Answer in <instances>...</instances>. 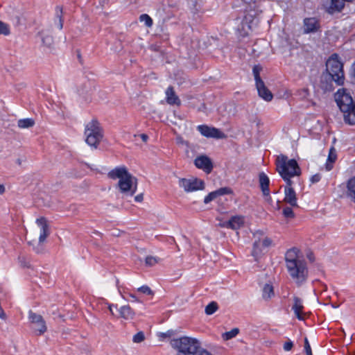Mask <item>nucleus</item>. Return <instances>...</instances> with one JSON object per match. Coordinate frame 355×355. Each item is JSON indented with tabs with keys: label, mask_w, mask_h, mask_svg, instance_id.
<instances>
[{
	"label": "nucleus",
	"mask_w": 355,
	"mask_h": 355,
	"mask_svg": "<svg viewBox=\"0 0 355 355\" xmlns=\"http://www.w3.org/2000/svg\"><path fill=\"white\" fill-rule=\"evenodd\" d=\"M285 263L293 282L297 286L303 284L307 279L309 270L301 251L296 248L288 250L285 254Z\"/></svg>",
	"instance_id": "f257e3e1"
},
{
	"label": "nucleus",
	"mask_w": 355,
	"mask_h": 355,
	"mask_svg": "<svg viewBox=\"0 0 355 355\" xmlns=\"http://www.w3.org/2000/svg\"><path fill=\"white\" fill-rule=\"evenodd\" d=\"M109 177L119 180L120 191L126 196H132L137 191V180L132 176L124 166L116 167L109 172Z\"/></svg>",
	"instance_id": "f03ea898"
},
{
	"label": "nucleus",
	"mask_w": 355,
	"mask_h": 355,
	"mask_svg": "<svg viewBox=\"0 0 355 355\" xmlns=\"http://www.w3.org/2000/svg\"><path fill=\"white\" fill-rule=\"evenodd\" d=\"M277 171L286 182V184L292 183L291 178L295 176H299L301 173L300 168L296 160L289 159L286 156L280 155L276 159Z\"/></svg>",
	"instance_id": "7ed1b4c3"
},
{
	"label": "nucleus",
	"mask_w": 355,
	"mask_h": 355,
	"mask_svg": "<svg viewBox=\"0 0 355 355\" xmlns=\"http://www.w3.org/2000/svg\"><path fill=\"white\" fill-rule=\"evenodd\" d=\"M170 345L182 355H193L199 349L201 343L196 338L184 336L171 339Z\"/></svg>",
	"instance_id": "20e7f679"
},
{
	"label": "nucleus",
	"mask_w": 355,
	"mask_h": 355,
	"mask_svg": "<svg viewBox=\"0 0 355 355\" xmlns=\"http://www.w3.org/2000/svg\"><path fill=\"white\" fill-rule=\"evenodd\" d=\"M326 69L332 80L338 85L344 83L343 64L337 54L331 55L326 62Z\"/></svg>",
	"instance_id": "39448f33"
},
{
	"label": "nucleus",
	"mask_w": 355,
	"mask_h": 355,
	"mask_svg": "<svg viewBox=\"0 0 355 355\" xmlns=\"http://www.w3.org/2000/svg\"><path fill=\"white\" fill-rule=\"evenodd\" d=\"M85 136L86 143L96 148L103 138L102 128L99 123L92 119L85 125Z\"/></svg>",
	"instance_id": "423d86ee"
},
{
	"label": "nucleus",
	"mask_w": 355,
	"mask_h": 355,
	"mask_svg": "<svg viewBox=\"0 0 355 355\" xmlns=\"http://www.w3.org/2000/svg\"><path fill=\"white\" fill-rule=\"evenodd\" d=\"M254 239L252 254L254 257L260 254L263 250L273 245L271 239L265 235L264 232L257 230L253 233Z\"/></svg>",
	"instance_id": "0eeeda50"
},
{
	"label": "nucleus",
	"mask_w": 355,
	"mask_h": 355,
	"mask_svg": "<svg viewBox=\"0 0 355 355\" xmlns=\"http://www.w3.org/2000/svg\"><path fill=\"white\" fill-rule=\"evenodd\" d=\"M178 184L179 187L186 193H192L205 189L204 181L194 177L179 178Z\"/></svg>",
	"instance_id": "6e6552de"
},
{
	"label": "nucleus",
	"mask_w": 355,
	"mask_h": 355,
	"mask_svg": "<svg viewBox=\"0 0 355 355\" xmlns=\"http://www.w3.org/2000/svg\"><path fill=\"white\" fill-rule=\"evenodd\" d=\"M334 98L342 112H347L349 107L355 104L349 92L344 88L339 89L335 93Z\"/></svg>",
	"instance_id": "1a4fd4ad"
},
{
	"label": "nucleus",
	"mask_w": 355,
	"mask_h": 355,
	"mask_svg": "<svg viewBox=\"0 0 355 355\" xmlns=\"http://www.w3.org/2000/svg\"><path fill=\"white\" fill-rule=\"evenodd\" d=\"M248 224V218L245 216L236 214L232 216L228 220L225 221L223 223H218V225L223 228L238 230L245 227Z\"/></svg>",
	"instance_id": "9d476101"
},
{
	"label": "nucleus",
	"mask_w": 355,
	"mask_h": 355,
	"mask_svg": "<svg viewBox=\"0 0 355 355\" xmlns=\"http://www.w3.org/2000/svg\"><path fill=\"white\" fill-rule=\"evenodd\" d=\"M257 24V21L256 19L253 17L252 15H246L241 23V28L239 29V35L241 37L248 35L254 27L256 26Z\"/></svg>",
	"instance_id": "9b49d317"
},
{
	"label": "nucleus",
	"mask_w": 355,
	"mask_h": 355,
	"mask_svg": "<svg viewBox=\"0 0 355 355\" xmlns=\"http://www.w3.org/2000/svg\"><path fill=\"white\" fill-rule=\"evenodd\" d=\"M200 134L206 137H212L216 139H223L225 137V135L220 130L209 127L206 125H200L197 127Z\"/></svg>",
	"instance_id": "f8f14e48"
},
{
	"label": "nucleus",
	"mask_w": 355,
	"mask_h": 355,
	"mask_svg": "<svg viewBox=\"0 0 355 355\" xmlns=\"http://www.w3.org/2000/svg\"><path fill=\"white\" fill-rule=\"evenodd\" d=\"M28 318L32 324H34L33 328L38 334H42L46 331V326L44 320L40 315H37L32 311L29 312Z\"/></svg>",
	"instance_id": "ddd939ff"
},
{
	"label": "nucleus",
	"mask_w": 355,
	"mask_h": 355,
	"mask_svg": "<svg viewBox=\"0 0 355 355\" xmlns=\"http://www.w3.org/2000/svg\"><path fill=\"white\" fill-rule=\"evenodd\" d=\"M320 25L315 17L305 18L303 21L302 31L304 34L315 33L320 31Z\"/></svg>",
	"instance_id": "4468645a"
},
{
	"label": "nucleus",
	"mask_w": 355,
	"mask_h": 355,
	"mask_svg": "<svg viewBox=\"0 0 355 355\" xmlns=\"http://www.w3.org/2000/svg\"><path fill=\"white\" fill-rule=\"evenodd\" d=\"M232 190L229 187H222L217 190L210 192L207 194L204 198V203L209 204L211 201L217 200L219 197L224 196L232 194Z\"/></svg>",
	"instance_id": "2eb2a0df"
},
{
	"label": "nucleus",
	"mask_w": 355,
	"mask_h": 355,
	"mask_svg": "<svg viewBox=\"0 0 355 355\" xmlns=\"http://www.w3.org/2000/svg\"><path fill=\"white\" fill-rule=\"evenodd\" d=\"M35 223L40 230L39 243H43L50 233L48 223L44 218H37Z\"/></svg>",
	"instance_id": "dca6fc26"
},
{
	"label": "nucleus",
	"mask_w": 355,
	"mask_h": 355,
	"mask_svg": "<svg viewBox=\"0 0 355 355\" xmlns=\"http://www.w3.org/2000/svg\"><path fill=\"white\" fill-rule=\"evenodd\" d=\"M195 166L207 173H209L213 168L211 161L205 155L197 157L194 160Z\"/></svg>",
	"instance_id": "f3484780"
},
{
	"label": "nucleus",
	"mask_w": 355,
	"mask_h": 355,
	"mask_svg": "<svg viewBox=\"0 0 355 355\" xmlns=\"http://www.w3.org/2000/svg\"><path fill=\"white\" fill-rule=\"evenodd\" d=\"M117 318H121L125 321H131L135 317V311L129 305H123L118 309Z\"/></svg>",
	"instance_id": "a211bd4d"
},
{
	"label": "nucleus",
	"mask_w": 355,
	"mask_h": 355,
	"mask_svg": "<svg viewBox=\"0 0 355 355\" xmlns=\"http://www.w3.org/2000/svg\"><path fill=\"white\" fill-rule=\"evenodd\" d=\"M291 184H287L284 189V200L293 207L297 206V200L295 191L291 187Z\"/></svg>",
	"instance_id": "6ab92c4d"
},
{
	"label": "nucleus",
	"mask_w": 355,
	"mask_h": 355,
	"mask_svg": "<svg viewBox=\"0 0 355 355\" xmlns=\"http://www.w3.org/2000/svg\"><path fill=\"white\" fill-rule=\"evenodd\" d=\"M259 96L266 101H271L273 95L271 92L266 87L263 81L255 83Z\"/></svg>",
	"instance_id": "aec40b11"
},
{
	"label": "nucleus",
	"mask_w": 355,
	"mask_h": 355,
	"mask_svg": "<svg viewBox=\"0 0 355 355\" xmlns=\"http://www.w3.org/2000/svg\"><path fill=\"white\" fill-rule=\"evenodd\" d=\"M259 184L261 189V191L263 195L266 197V200L269 201L270 200V192H269V183L270 180L268 177L264 173H261L259 176Z\"/></svg>",
	"instance_id": "412c9836"
},
{
	"label": "nucleus",
	"mask_w": 355,
	"mask_h": 355,
	"mask_svg": "<svg viewBox=\"0 0 355 355\" xmlns=\"http://www.w3.org/2000/svg\"><path fill=\"white\" fill-rule=\"evenodd\" d=\"M275 296L274 287L270 283L263 285L261 290V297L265 301L271 300Z\"/></svg>",
	"instance_id": "4be33fe9"
},
{
	"label": "nucleus",
	"mask_w": 355,
	"mask_h": 355,
	"mask_svg": "<svg viewBox=\"0 0 355 355\" xmlns=\"http://www.w3.org/2000/svg\"><path fill=\"white\" fill-rule=\"evenodd\" d=\"M293 300H294V304L292 307V309L293 310L296 317L299 320H304V317L302 315V309L304 308L302 302L300 298H298L297 297H295Z\"/></svg>",
	"instance_id": "5701e85b"
},
{
	"label": "nucleus",
	"mask_w": 355,
	"mask_h": 355,
	"mask_svg": "<svg viewBox=\"0 0 355 355\" xmlns=\"http://www.w3.org/2000/svg\"><path fill=\"white\" fill-rule=\"evenodd\" d=\"M177 333L173 329H169L165 332H157V337L158 340L162 342L171 341V339L175 338Z\"/></svg>",
	"instance_id": "b1692460"
},
{
	"label": "nucleus",
	"mask_w": 355,
	"mask_h": 355,
	"mask_svg": "<svg viewBox=\"0 0 355 355\" xmlns=\"http://www.w3.org/2000/svg\"><path fill=\"white\" fill-rule=\"evenodd\" d=\"M337 159L336 151L334 148H331L329 149L328 157L327 159V162L325 164V168L327 171H330L333 168L334 163Z\"/></svg>",
	"instance_id": "393cba45"
},
{
	"label": "nucleus",
	"mask_w": 355,
	"mask_h": 355,
	"mask_svg": "<svg viewBox=\"0 0 355 355\" xmlns=\"http://www.w3.org/2000/svg\"><path fill=\"white\" fill-rule=\"evenodd\" d=\"M343 117L345 121L349 125H355V104L349 107L347 112H344Z\"/></svg>",
	"instance_id": "a878e982"
},
{
	"label": "nucleus",
	"mask_w": 355,
	"mask_h": 355,
	"mask_svg": "<svg viewBox=\"0 0 355 355\" xmlns=\"http://www.w3.org/2000/svg\"><path fill=\"white\" fill-rule=\"evenodd\" d=\"M347 196L355 202V176L350 178L347 182Z\"/></svg>",
	"instance_id": "bb28decb"
},
{
	"label": "nucleus",
	"mask_w": 355,
	"mask_h": 355,
	"mask_svg": "<svg viewBox=\"0 0 355 355\" xmlns=\"http://www.w3.org/2000/svg\"><path fill=\"white\" fill-rule=\"evenodd\" d=\"M166 99L170 105H179L180 100L175 95L172 87H168L166 91Z\"/></svg>",
	"instance_id": "cd10ccee"
},
{
	"label": "nucleus",
	"mask_w": 355,
	"mask_h": 355,
	"mask_svg": "<svg viewBox=\"0 0 355 355\" xmlns=\"http://www.w3.org/2000/svg\"><path fill=\"white\" fill-rule=\"evenodd\" d=\"M40 36L44 46L50 47L52 45L53 37L49 33L46 31H42L40 33Z\"/></svg>",
	"instance_id": "c85d7f7f"
},
{
	"label": "nucleus",
	"mask_w": 355,
	"mask_h": 355,
	"mask_svg": "<svg viewBox=\"0 0 355 355\" xmlns=\"http://www.w3.org/2000/svg\"><path fill=\"white\" fill-rule=\"evenodd\" d=\"M34 125L35 121L31 118L21 119L17 121L18 127L21 129L29 128Z\"/></svg>",
	"instance_id": "c756f323"
},
{
	"label": "nucleus",
	"mask_w": 355,
	"mask_h": 355,
	"mask_svg": "<svg viewBox=\"0 0 355 355\" xmlns=\"http://www.w3.org/2000/svg\"><path fill=\"white\" fill-rule=\"evenodd\" d=\"M239 333V329L238 328H234L229 331H226L222 334V338L224 340H230L234 337H236Z\"/></svg>",
	"instance_id": "7c9ffc66"
},
{
	"label": "nucleus",
	"mask_w": 355,
	"mask_h": 355,
	"mask_svg": "<svg viewBox=\"0 0 355 355\" xmlns=\"http://www.w3.org/2000/svg\"><path fill=\"white\" fill-rule=\"evenodd\" d=\"M10 34V27L9 24L0 21V35L8 36Z\"/></svg>",
	"instance_id": "2f4dec72"
},
{
	"label": "nucleus",
	"mask_w": 355,
	"mask_h": 355,
	"mask_svg": "<svg viewBox=\"0 0 355 355\" xmlns=\"http://www.w3.org/2000/svg\"><path fill=\"white\" fill-rule=\"evenodd\" d=\"M160 261V259L157 257L148 256L145 259L146 265L148 266H153L158 263Z\"/></svg>",
	"instance_id": "473e14b6"
},
{
	"label": "nucleus",
	"mask_w": 355,
	"mask_h": 355,
	"mask_svg": "<svg viewBox=\"0 0 355 355\" xmlns=\"http://www.w3.org/2000/svg\"><path fill=\"white\" fill-rule=\"evenodd\" d=\"M218 309V305L216 302H212L205 307V313L207 315L214 313Z\"/></svg>",
	"instance_id": "72a5a7b5"
},
{
	"label": "nucleus",
	"mask_w": 355,
	"mask_h": 355,
	"mask_svg": "<svg viewBox=\"0 0 355 355\" xmlns=\"http://www.w3.org/2000/svg\"><path fill=\"white\" fill-rule=\"evenodd\" d=\"M145 334L143 331H139L132 336V342L134 343H141L145 340Z\"/></svg>",
	"instance_id": "f704fd0d"
},
{
	"label": "nucleus",
	"mask_w": 355,
	"mask_h": 355,
	"mask_svg": "<svg viewBox=\"0 0 355 355\" xmlns=\"http://www.w3.org/2000/svg\"><path fill=\"white\" fill-rule=\"evenodd\" d=\"M261 67L259 65H255L252 69L253 75L254 77L255 83L263 81L260 78V72Z\"/></svg>",
	"instance_id": "c9c22d12"
},
{
	"label": "nucleus",
	"mask_w": 355,
	"mask_h": 355,
	"mask_svg": "<svg viewBox=\"0 0 355 355\" xmlns=\"http://www.w3.org/2000/svg\"><path fill=\"white\" fill-rule=\"evenodd\" d=\"M141 22H144L147 27H151L153 25V20L150 17L146 14H143L139 17Z\"/></svg>",
	"instance_id": "e433bc0d"
},
{
	"label": "nucleus",
	"mask_w": 355,
	"mask_h": 355,
	"mask_svg": "<svg viewBox=\"0 0 355 355\" xmlns=\"http://www.w3.org/2000/svg\"><path fill=\"white\" fill-rule=\"evenodd\" d=\"M137 291L139 292H141L145 295H153V291L150 289V288L146 285H144V286H141V287L138 288H137Z\"/></svg>",
	"instance_id": "4c0bfd02"
},
{
	"label": "nucleus",
	"mask_w": 355,
	"mask_h": 355,
	"mask_svg": "<svg viewBox=\"0 0 355 355\" xmlns=\"http://www.w3.org/2000/svg\"><path fill=\"white\" fill-rule=\"evenodd\" d=\"M283 214L286 218H293L295 216L293 209L290 207H286L283 210Z\"/></svg>",
	"instance_id": "58836bf2"
},
{
	"label": "nucleus",
	"mask_w": 355,
	"mask_h": 355,
	"mask_svg": "<svg viewBox=\"0 0 355 355\" xmlns=\"http://www.w3.org/2000/svg\"><path fill=\"white\" fill-rule=\"evenodd\" d=\"M293 347V343L289 340L284 344L283 348L285 351L288 352L292 349Z\"/></svg>",
	"instance_id": "ea45409f"
},
{
	"label": "nucleus",
	"mask_w": 355,
	"mask_h": 355,
	"mask_svg": "<svg viewBox=\"0 0 355 355\" xmlns=\"http://www.w3.org/2000/svg\"><path fill=\"white\" fill-rule=\"evenodd\" d=\"M304 349L306 353V355H312L311 349L307 338L305 339Z\"/></svg>",
	"instance_id": "a19ab883"
},
{
	"label": "nucleus",
	"mask_w": 355,
	"mask_h": 355,
	"mask_svg": "<svg viewBox=\"0 0 355 355\" xmlns=\"http://www.w3.org/2000/svg\"><path fill=\"white\" fill-rule=\"evenodd\" d=\"M193 355H211V354L206 349H202L201 347L200 346L199 349H198L196 353Z\"/></svg>",
	"instance_id": "79ce46f5"
},
{
	"label": "nucleus",
	"mask_w": 355,
	"mask_h": 355,
	"mask_svg": "<svg viewBox=\"0 0 355 355\" xmlns=\"http://www.w3.org/2000/svg\"><path fill=\"white\" fill-rule=\"evenodd\" d=\"M107 308H108V309H109V311H110V313H111L112 315H114V316L115 315H114V311H113V309H117V310H118V309H119V307H118L117 304H108Z\"/></svg>",
	"instance_id": "37998d69"
},
{
	"label": "nucleus",
	"mask_w": 355,
	"mask_h": 355,
	"mask_svg": "<svg viewBox=\"0 0 355 355\" xmlns=\"http://www.w3.org/2000/svg\"><path fill=\"white\" fill-rule=\"evenodd\" d=\"M321 177L319 174H316V175H313L311 178V181L313 182V183H315V182H318L320 181Z\"/></svg>",
	"instance_id": "c03bdc74"
},
{
	"label": "nucleus",
	"mask_w": 355,
	"mask_h": 355,
	"mask_svg": "<svg viewBox=\"0 0 355 355\" xmlns=\"http://www.w3.org/2000/svg\"><path fill=\"white\" fill-rule=\"evenodd\" d=\"M351 77L353 81H355V62L352 64L351 67Z\"/></svg>",
	"instance_id": "a18cd8bd"
},
{
	"label": "nucleus",
	"mask_w": 355,
	"mask_h": 355,
	"mask_svg": "<svg viewBox=\"0 0 355 355\" xmlns=\"http://www.w3.org/2000/svg\"><path fill=\"white\" fill-rule=\"evenodd\" d=\"M144 196L142 193H140L135 197V200L136 202H140L143 200Z\"/></svg>",
	"instance_id": "49530a36"
},
{
	"label": "nucleus",
	"mask_w": 355,
	"mask_h": 355,
	"mask_svg": "<svg viewBox=\"0 0 355 355\" xmlns=\"http://www.w3.org/2000/svg\"><path fill=\"white\" fill-rule=\"evenodd\" d=\"M128 295L132 298V302H139V299L132 293H129Z\"/></svg>",
	"instance_id": "de8ad7c7"
},
{
	"label": "nucleus",
	"mask_w": 355,
	"mask_h": 355,
	"mask_svg": "<svg viewBox=\"0 0 355 355\" xmlns=\"http://www.w3.org/2000/svg\"><path fill=\"white\" fill-rule=\"evenodd\" d=\"M143 141L146 142L148 139V137L146 134H141L139 135Z\"/></svg>",
	"instance_id": "09e8293b"
},
{
	"label": "nucleus",
	"mask_w": 355,
	"mask_h": 355,
	"mask_svg": "<svg viewBox=\"0 0 355 355\" xmlns=\"http://www.w3.org/2000/svg\"><path fill=\"white\" fill-rule=\"evenodd\" d=\"M62 26H63V24H62V21L61 17H59V24H58L59 29H62Z\"/></svg>",
	"instance_id": "8fccbe9b"
},
{
	"label": "nucleus",
	"mask_w": 355,
	"mask_h": 355,
	"mask_svg": "<svg viewBox=\"0 0 355 355\" xmlns=\"http://www.w3.org/2000/svg\"><path fill=\"white\" fill-rule=\"evenodd\" d=\"M5 191V187L3 184H0V194L3 193Z\"/></svg>",
	"instance_id": "3c124183"
},
{
	"label": "nucleus",
	"mask_w": 355,
	"mask_h": 355,
	"mask_svg": "<svg viewBox=\"0 0 355 355\" xmlns=\"http://www.w3.org/2000/svg\"><path fill=\"white\" fill-rule=\"evenodd\" d=\"M217 220H218V221H219V223H223L225 221V220H221V219H220V218H217Z\"/></svg>",
	"instance_id": "603ef678"
}]
</instances>
